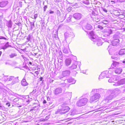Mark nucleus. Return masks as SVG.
Segmentation results:
<instances>
[{
    "mask_svg": "<svg viewBox=\"0 0 125 125\" xmlns=\"http://www.w3.org/2000/svg\"><path fill=\"white\" fill-rule=\"evenodd\" d=\"M42 77H40L39 79H40V81H42Z\"/></svg>",
    "mask_w": 125,
    "mask_h": 125,
    "instance_id": "393cba45",
    "label": "nucleus"
},
{
    "mask_svg": "<svg viewBox=\"0 0 125 125\" xmlns=\"http://www.w3.org/2000/svg\"><path fill=\"white\" fill-rule=\"evenodd\" d=\"M120 42L118 39H115L112 42V44L113 46H115L118 44Z\"/></svg>",
    "mask_w": 125,
    "mask_h": 125,
    "instance_id": "7ed1b4c3",
    "label": "nucleus"
},
{
    "mask_svg": "<svg viewBox=\"0 0 125 125\" xmlns=\"http://www.w3.org/2000/svg\"><path fill=\"white\" fill-rule=\"evenodd\" d=\"M19 100L18 99H17V100H16L15 101H19Z\"/></svg>",
    "mask_w": 125,
    "mask_h": 125,
    "instance_id": "c85d7f7f",
    "label": "nucleus"
},
{
    "mask_svg": "<svg viewBox=\"0 0 125 125\" xmlns=\"http://www.w3.org/2000/svg\"><path fill=\"white\" fill-rule=\"evenodd\" d=\"M98 28L100 29L101 30L103 29V28L102 27V26H101L100 25H98Z\"/></svg>",
    "mask_w": 125,
    "mask_h": 125,
    "instance_id": "dca6fc26",
    "label": "nucleus"
},
{
    "mask_svg": "<svg viewBox=\"0 0 125 125\" xmlns=\"http://www.w3.org/2000/svg\"><path fill=\"white\" fill-rule=\"evenodd\" d=\"M107 72H102L100 75L99 77L101 78L104 77L106 76Z\"/></svg>",
    "mask_w": 125,
    "mask_h": 125,
    "instance_id": "9d476101",
    "label": "nucleus"
},
{
    "mask_svg": "<svg viewBox=\"0 0 125 125\" xmlns=\"http://www.w3.org/2000/svg\"><path fill=\"white\" fill-rule=\"evenodd\" d=\"M47 8V5L45 6L44 7V11H45L46 10V9Z\"/></svg>",
    "mask_w": 125,
    "mask_h": 125,
    "instance_id": "a211bd4d",
    "label": "nucleus"
},
{
    "mask_svg": "<svg viewBox=\"0 0 125 125\" xmlns=\"http://www.w3.org/2000/svg\"><path fill=\"white\" fill-rule=\"evenodd\" d=\"M106 12H107V10H106Z\"/></svg>",
    "mask_w": 125,
    "mask_h": 125,
    "instance_id": "c9c22d12",
    "label": "nucleus"
},
{
    "mask_svg": "<svg viewBox=\"0 0 125 125\" xmlns=\"http://www.w3.org/2000/svg\"><path fill=\"white\" fill-rule=\"evenodd\" d=\"M2 107V106L0 105V108H1Z\"/></svg>",
    "mask_w": 125,
    "mask_h": 125,
    "instance_id": "473e14b6",
    "label": "nucleus"
},
{
    "mask_svg": "<svg viewBox=\"0 0 125 125\" xmlns=\"http://www.w3.org/2000/svg\"><path fill=\"white\" fill-rule=\"evenodd\" d=\"M73 17L76 19H79L80 17V15L79 13H75L74 14Z\"/></svg>",
    "mask_w": 125,
    "mask_h": 125,
    "instance_id": "ddd939ff",
    "label": "nucleus"
},
{
    "mask_svg": "<svg viewBox=\"0 0 125 125\" xmlns=\"http://www.w3.org/2000/svg\"><path fill=\"white\" fill-rule=\"evenodd\" d=\"M74 114H71V115H73Z\"/></svg>",
    "mask_w": 125,
    "mask_h": 125,
    "instance_id": "f704fd0d",
    "label": "nucleus"
},
{
    "mask_svg": "<svg viewBox=\"0 0 125 125\" xmlns=\"http://www.w3.org/2000/svg\"><path fill=\"white\" fill-rule=\"evenodd\" d=\"M122 71V69L120 68H116L115 71V72L116 73L119 74Z\"/></svg>",
    "mask_w": 125,
    "mask_h": 125,
    "instance_id": "1a4fd4ad",
    "label": "nucleus"
},
{
    "mask_svg": "<svg viewBox=\"0 0 125 125\" xmlns=\"http://www.w3.org/2000/svg\"><path fill=\"white\" fill-rule=\"evenodd\" d=\"M120 1L121 2H122L125 1V0H120Z\"/></svg>",
    "mask_w": 125,
    "mask_h": 125,
    "instance_id": "a878e982",
    "label": "nucleus"
},
{
    "mask_svg": "<svg viewBox=\"0 0 125 125\" xmlns=\"http://www.w3.org/2000/svg\"><path fill=\"white\" fill-rule=\"evenodd\" d=\"M100 96L99 94H96L94 95L91 97L90 99V103L94 101H96L98 100Z\"/></svg>",
    "mask_w": 125,
    "mask_h": 125,
    "instance_id": "f03ea898",
    "label": "nucleus"
},
{
    "mask_svg": "<svg viewBox=\"0 0 125 125\" xmlns=\"http://www.w3.org/2000/svg\"><path fill=\"white\" fill-rule=\"evenodd\" d=\"M119 63L116 62H114L111 65L110 69L113 68L118 65Z\"/></svg>",
    "mask_w": 125,
    "mask_h": 125,
    "instance_id": "20e7f679",
    "label": "nucleus"
},
{
    "mask_svg": "<svg viewBox=\"0 0 125 125\" xmlns=\"http://www.w3.org/2000/svg\"><path fill=\"white\" fill-rule=\"evenodd\" d=\"M38 14H35L34 16V19H36L37 17Z\"/></svg>",
    "mask_w": 125,
    "mask_h": 125,
    "instance_id": "aec40b11",
    "label": "nucleus"
},
{
    "mask_svg": "<svg viewBox=\"0 0 125 125\" xmlns=\"http://www.w3.org/2000/svg\"><path fill=\"white\" fill-rule=\"evenodd\" d=\"M63 74H69V72L68 71H65L63 73Z\"/></svg>",
    "mask_w": 125,
    "mask_h": 125,
    "instance_id": "412c9836",
    "label": "nucleus"
},
{
    "mask_svg": "<svg viewBox=\"0 0 125 125\" xmlns=\"http://www.w3.org/2000/svg\"><path fill=\"white\" fill-rule=\"evenodd\" d=\"M62 92L61 89L59 88H56L55 90V94H58Z\"/></svg>",
    "mask_w": 125,
    "mask_h": 125,
    "instance_id": "6e6552de",
    "label": "nucleus"
},
{
    "mask_svg": "<svg viewBox=\"0 0 125 125\" xmlns=\"http://www.w3.org/2000/svg\"><path fill=\"white\" fill-rule=\"evenodd\" d=\"M21 85L24 86H25L27 85L28 84L26 80L25 79H23L21 81Z\"/></svg>",
    "mask_w": 125,
    "mask_h": 125,
    "instance_id": "0eeeda50",
    "label": "nucleus"
},
{
    "mask_svg": "<svg viewBox=\"0 0 125 125\" xmlns=\"http://www.w3.org/2000/svg\"><path fill=\"white\" fill-rule=\"evenodd\" d=\"M63 52L65 53H68V50L66 48H64L63 50Z\"/></svg>",
    "mask_w": 125,
    "mask_h": 125,
    "instance_id": "2eb2a0df",
    "label": "nucleus"
},
{
    "mask_svg": "<svg viewBox=\"0 0 125 125\" xmlns=\"http://www.w3.org/2000/svg\"><path fill=\"white\" fill-rule=\"evenodd\" d=\"M7 3L5 2H1L0 3V6L3 7L5 6L7 4Z\"/></svg>",
    "mask_w": 125,
    "mask_h": 125,
    "instance_id": "9b49d317",
    "label": "nucleus"
},
{
    "mask_svg": "<svg viewBox=\"0 0 125 125\" xmlns=\"http://www.w3.org/2000/svg\"><path fill=\"white\" fill-rule=\"evenodd\" d=\"M70 109V108L68 106H65L63 107L62 108V110L64 111L63 112V113H66V112H68Z\"/></svg>",
    "mask_w": 125,
    "mask_h": 125,
    "instance_id": "39448f33",
    "label": "nucleus"
},
{
    "mask_svg": "<svg viewBox=\"0 0 125 125\" xmlns=\"http://www.w3.org/2000/svg\"><path fill=\"white\" fill-rule=\"evenodd\" d=\"M125 53V49L121 50L119 51V54L120 55H122Z\"/></svg>",
    "mask_w": 125,
    "mask_h": 125,
    "instance_id": "f8f14e48",
    "label": "nucleus"
},
{
    "mask_svg": "<svg viewBox=\"0 0 125 125\" xmlns=\"http://www.w3.org/2000/svg\"><path fill=\"white\" fill-rule=\"evenodd\" d=\"M16 99H15L14 100H15Z\"/></svg>",
    "mask_w": 125,
    "mask_h": 125,
    "instance_id": "72a5a7b5",
    "label": "nucleus"
},
{
    "mask_svg": "<svg viewBox=\"0 0 125 125\" xmlns=\"http://www.w3.org/2000/svg\"><path fill=\"white\" fill-rule=\"evenodd\" d=\"M67 10L69 11H70L71 10V7H69L67 9Z\"/></svg>",
    "mask_w": 125,
    "mask_h": 125,
    "instance_id": "6ab92c4d",
    "label": "nucleus"
},
{
    "mask_svg": "<svg viewBox=\"0 0 125 125\" xmlns=\"http://www.w3.org/2000/svg\"><path fill=\"white\" fill-rule=\"evenodd\" d=\"M125 79H122L121 80V82L122 83H125Z\"/></svg>",
    "mask_w": 125,
    "mask_h": 125,
    "instance_id": "4be33fe9",
    "label": "nucleus"
},
{
    "mask_svg": "<svg viewBox=\"0 0 125 125\" xmlns=\"http://www.w3.org/2000/svg\"><path fill=\"white\" fill-rule=\"evenodd\" d=\"M54 13V11H52V10H50L49 12V13L50 14H52Z\"/></svg>",
    "mask_w": 125,
    "mask_h": 125,
    "instance_id": "5701e85b",
    "label": "nucleus"
},
{
    "mask_svg": "<svg viewBox=\"0 0 125 125\" xmlns=\"http://www.w3.org/2000/svg\"><path fill=\"white\" fill-rule=\"evenodd\" d=\"M125 16L123 14H120L118 15V18L121 19H123L125 17Z\"/></svg>",
    "mask_w": 125,
    "mask_h": 125,
    "instance_id": "4468645a",
    "label": "nucleus"
},
{
    "mask_svg": "<svg viewBox=\"0 0 125 125\" xmlns=\"http://www.w3.org/2000/svg\"><path fill=\"white\" fill-rule=\"evenodd\" d=\"M47 99H50V98L49 97H47Z\"/></svg>",
    "mask_w": 125,
    "mask_h": 125,
    "instance_id": "c756f323",
    "label": "nucleus"
},
{
    "mask_svg": "<svg viewBox=\"0 0 125 125\" xmlns=\"http://www.w3.org/2000/svg\"><path fill=\"white\" fill-rule=\"evenodd\" d=\"M10 57H11V58H12V57H13V56H11V55H10Z\"/></svg>",
    "mask_w": 125,
    "mask_h": 125,
    "instance_id": "7c9ffc66",
    "label": "nucleus"
},
{
    "mask_svg": "<svg viewBox=\"0 0 125 125\" xmlns=\"http://www.w3.org/2000/svg\"><path fill=\"white\" fill-rule=\"evenodd\" d=\"M71 60L69 59H67L65 61V63L66 65L67 66L70 65L71 64Z\"/></svg>",
    "mask_w": 125,
    "mask_h": 125,
    "instance_id": "423d86ee",
    "label": "nucleus"
},
{
    "mask_svg": "<svg viewBox=\"0 0 125 125\" xmlns=\"http://www.w3.org/2000/svg\"><path fill=\"white\" fill-rule=\"evenodd\" d=\"M88 99L86 98H83L80 99L77 103L76 104L78 106L84 105L88 102Z\"/></svg>",
    "mask_w": 125,
    "mask_h": 125,
    "instance_id": "f257e3e1",
    "label": "nucleus"
},
{
    "mask_svg": "<svg viewBox=\"0 0 125 125\" xmlns=\"http://www.w3.org/2000/svg\"><path fill=\"white\" fill-rule=\"evenodd\" d=\"M21 105H19L18 106L19 107H21Z\"/></svg>",
    "mask_w": 125,
    "mask_h": 125,
    "instance_id": "2f4dec72",
    "label": "nucleus"
},
{
    "mask_svg": "<svg viewBox=\"0 0 125 125\" xmlns=\"http://www.w3.org/2000/svg\"><path fill=\"white\" fill-rule=\"evenodd\" d=\"M6 105H8V106L9 107L10 106V103L9 102H7L6 104Z\"/></svg>",
    "mask_w": 125,
    "mask_h": 125,
    "instance_id": "f3484780",
    "label": "nucleus"
},
{
    "mask_svg": "<svg viewBox=\"0 0 125 125\" xmlns=\"http://www.w3.org/2000/svg\"><path fill=\"white\" fill-rule=\"evenodd\" d=\"M111 2H113V3H115V1H114L111 0Z\"/></svg>",
    "mask_w": 125,
    "mask_h": 125,
    "instance_id": "bb28decb",
    "label": "nucleus"
},
{
    "mask_svg": "<svg viewBox=\"0 0 125 125\" xmlns=\"http://www.w3.org/2000/svg\"><path fill=\"white\" fill-rule=\"evenodd\" d=\"M29 63L31 65L32 63L31 62H29Z\"/></svg>",
    "mask_w": 125,
    "mask_h": 125,
    "instance_id": "cd10ccee",
    "label": "nucleus"
},
{
    "mask_svg": "<svg viewBox=\"0 0 125 125\" xmlns=\"http://www.w3.org/2000/svg\"><path fill=\"white\" fill-rule=\"evenodd\" d=\"M43 104H45L46 103V101L45 100H44L43 101Z\"/></svg>",
    "mask_w": 125,
    "mask_h": 125,
    "instance_id": "b1692460",
    "label": "nucleus"
}]
</instances>
